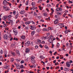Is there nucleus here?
Returning <instances> with one entry per match:
<instances>
[{"mask_svg": "<svg viewBox=\"0 0 73 73\" xmlns=\"http://www.w3.org/2000/svg\"><path fill=\"white\" fill-rule=\"evenodd\" d=\"M8 21L9 24H13V19H12L11 18H8Z\"/></svg>", "mask_w": 73, "mask_h": 73, "instance_id": "1", "label": "nucleus"}, {"mask_svg": "<svg viewBox=\"0 0 73 73\" xmlns=\"http://www.w3.org/2000/svg\"><path fill=\"white\" fill-rule=\"evenodd\" d=\"M35 57L34 56H32L31 58V61L33 64H35Z\"/></svg>", "mask_w": 73, "mask_h": 73, "instance_id": "2", "label": "nucleus"}, {"mask_svg": "<svg viewBox=\"0 0 73 73\" xmlns=\"http://www.w3.org/2000/svg\"><path fill=\"white\" fill-rule=\"evenodd\" d=\"M3 37L5 40H7L8 38V36L6 34L4 35Z\"/></svg>", "mask_w": 73, "mask_h": 73, "instance_id": "3", "label": "nucleus"}, {"mask_svg": "<svg viewBox=\"0 0 73 73\" xmlns=\"http://www.w3.org/2000/svg\"><path fill=\"white\" fill-rule=\"evenodd\" d=\"M71 64L69 63V62H67L66 64V66L67 67H70Z\"/></svg>", "mask_w": 73, "mask_h": 73, "instance_id": "4", "label": "nucleus"}, {"mask_svg": "<svg viewBox=\"0 0 73 73\" xmlns=\"http://www.w3.org/2000/svg\"><path fill=\"white\" fill-rule=\"evenodd\" d=\"M8 18V16H3V20H5V21H7V19Z\"/></svg>", "mask_w": 73, "mask_h": 73, "instance_id": "5", "label": "nucleus"}, {"mask_svg": "<svg viewBox=\"0 0 73 73\" xmlns=\"http://www.w3.org/2000/svg\"><path fill=\"white\" fill-rule=\"evenodd\" d=\"M30 51V49L28 48H27L25 49V53H29Z\"/></svg>", "mask_w": 73, "mask_h": 73, "instance_id": "6", "label": "nucleus"}, {"mask_svg": "<svg viewBox=\"0 0 73 73\" xmlns=\"http://www.w3.org/2000/svg\"><path fill=\"white\" fill-rule=\"evenodd\" d=\"M58 19H56L54 21V24H58Z\"/></svg>", "mask_w": 73, "mask_h": 73, "instance_id": "7", "label": "nucleus"}, {"mask_svg": "<svg viewBox=\"0 0 73 73\" xmlns=\"http://www.w3.org/2000/svg\"><path fill=\"white\" fill-rule=\"evenodd\" d=\"M8 4V2L6 0H4L3 2V4L5 5H7Z\"/></svg>", "mask_w": 73, "mask_h": 73, "instance_id": "8", "label": "nucleus"}, {"mask_svg": "<svg viewBox=\"0 0 73 73\" xmlns=\"http://www.w3.org/2000/svg\"><path fill=\"white\" fill-rule=\"evenodd\" d=\"M30 45V42L29 41H28L27 42L25 43V46H29Z\"/></svg>", "mask_w": 73, "mask_h": 73, "instance_id": "9", "label": "nucleus"}, {"mask_svg": "<svg viewBox=\"0 0 73 73\" xmlns=\"http://www.w3.org/2000/svg\"><path fill=\"white\" fill-rule=\"evenodd\" d=\"M56 11H62V9L60 7H58L56 8Z\"/></svg>", "mask_w": 73, "mask_h": 73, "instance_id": "10", "label": "nucleus"}, {"mask_svg": "<svg viewBox=\"0 0 73 73\" xmlns=\"http://www.w3.org/2000/svg\"><path fill=\"white\" fill-rule=\"evenodd\" d=\"M13 32L14 33V35H15L16 36V35H17V31L16 30H14L13 31Z\"/></svg>", "mask_w": 73, "mask_h": 73, "instance_id": "11", "label": "nucleus"}, {"mask_svg": "<svg viewBox=\"0 0 73 73\" xmlns=\"http://www.w3.org/2000/svg\"><path fill=\"white\" fill-rule=\"evenodd\" d=\"M25 11L23 10H22L20 12V13L21 15H23V14H24V13H25Z\"/></svg>", "mask_w": 73, "mask_h": 73, "instance_id": "12", "label": "nucleus"}, {"mask_svg": "<svg viewBox=\"0 0 73 73\" xmlns=\"http://www.w3.org/2000/svg\"><path fill=\"white\" fill-rule=\"evenodd\" d=\"M48 41L50 43V44H52V43H53V40L52 39H49Z\"/></svg>", "mask_w": 73, "mask_h": 73, "instance_id": "13", "label": "nucleus"}, {"mask_svg": "<svg viewBox=\"0 0 73 73\" xmlns=\"http://www.w3.org/2000/svg\"><path fill=\"white\" fill-rule=\"evenodd\" d=\"M16 67L17 69H20V66L19 64H18L16 66Z\"/></svg>", "mask_w": 73, "mask_h": 73, "instance_id": "14", "label": "nucleus"}, {"mask_svg": "<svg viewBox=\"0 0 73 73\" xmlns=\"http://www.w3.org/2000/svg\"><path fill=\"white\" fill-rule=\"evenodd\" d=\"M69 69L68 68H64V70L66 72H68V71H69Z\"/></svg>", "mask_w": 73, "mask_h": 73, "instance_id": "15", "label": "nucleus"}, {"mask_svg": "<svg viewBox=\"0 0 73 73\" xmlns=\"http://www.w3.org/2000/svg\"><path fill=\"white\" fill-rule=\"evenodd\" d=\"M43 31H49V30H48V29H46V28H44L43 29V30H42Z\"/></svg>", "mask_w": 73, "mask_h": 73, "instance_id": "16", "label": "nucleus"}, {"mask_svg": "<svg viewBox=\"0 0 73 73\" xmlns=\"http://www.w3.org/2000/svg\"><path fill=\"white\" fill-rule=\"evenodd\" d=\"M35 31H33L31 32V36H33L34 35H35Z\"/></svg>", "mask_w": 73, "mask_h": 73, "instance_id": "17", "label": "nucleus"}, {"mask_svg": "<svg viewBox=\"0 0 73 73\" xmlns=\"http://www.w3.org/2000/svg\"><path fill=\"white\" fill-rule=\"evenodd\" d=\"M31 5H32L33 7H35V5H36V3H35V2H32L31 3Z\"/></svg>", "mask_w": 73, "mask_h": 73, "instance_id": "18", "label": "nucleus"}, {"mask_svg": "<svg viewBox=\"0 0 73 73\" xmlns=\"http://www.w3.org/2000/svg\"><path fill=\"white\" fill-rule=\"evenodd\" d=\"M37 42H38L39 44H40L41 43V40L40 39H37Z\"/></svg>", "mask_w": 73, "mask_h": 73, "instance_id": "19", "label": "nucleus"}, {"mask_svg": "<svg viewBox=\"0 0 73 73\" xmlns=\"http://www.w3.org/2000/svg\"><path fill=\"white\" fill-rule=\"evenodd\" d=\"M30 23H31V22L27 21L25 23V24H26V25H28L29 24H30Z\"/></svg>", "mask_w": 73, "mask_h": 73, "instance_id": "20", "label": "nucleus"}, {"mask_svg": "<svg viewBox=\"0 0 73 73\" xmlns=\"http://www.w3.org/2000/svg\"><path fill=\"white\" fill-rule=\"evenodd\" d=\"M5 10L6 11H9V8L7 7Z\"/></svg>", "mask_w": 73, "mask_h": 73, "instance_id": "21", "label": "nucleus"}, {"mask_svg": "<svg viewBox=\"0 0 73 73\" xmlns=\"http://www.w3.org/2000/svg\"><path fill=\"white\" fill-rule=\"evenodd\" d=\"M36 28L35 27H31L30 28L31 29V30H34V29H35Z\"/></svg>", "mask_w": 73, "mask_h": 73, "instance_id": "22", "label": "nucleus"}, {"mask_svg": "<svg viewBox=\"0 0 73 73\" xmlns=\"http://www.w3.org/2000/svg\"><path fill=\"white\" fill-rule=\"evenodd\" d=\"M21 38H22V39H23L24 40V39L25 38V36L24 35H22V36H21Z\"/></svg>", "mask_w": 73, "mask_h": 73, "instance_id": "23", "label": "nucleus"}, {"mask_svg": "<svg viewBox=\"0 0 73 73\" xmlns=\"http://www.w3.org/2000/svg\"><path fill=\"white\" fill-rule=\"evenodd\" d=\"M0 60L1 61H4V60H3V57L2 56H0Z\"/></svg>", "mask_w": 73, "mask_h": 73, "instance_id": "24", "label": "nucleus"}, {"mask_svg": "<svg viewBox=\"0 0 73 73\" xmlns=\"http://www.w3.org/2000/svg\"><path fill=\"white\" fill-rule=\"evenodd\" d=\"M49 39H52L53 38V36L52 35H50L49 36Z\"/></svg>", "mask_w": 73, "mask_h": 73, "instance_id": "25", "label": "nucleus"}, {"mask_svg": "<svg viewBox=\"0 0 73 73\" xmlns=\"http://www.w3.org/2000/svg\"><path fill=\"white\" fill-rule=\"evenodd\" d=\"M43 16H45V17H47V16H48V15L46 13H43Z\"/></svg>", "mask_w": 73, "mask_h": 73, "instance_id": "26", "label": "nucleus"}, {"mask_svg": "<svg viewBox=\"0 0 73 73\" xmlns=\"http://www.w3.org/2000/svg\"><path fill=\"white\" fill-rule=\"evenodd\" d=\"M12 17V15H9L8 17V19H11V17Z\"/></svg>", "mask_w": 73, "mask_h": 73, "instance_id": "27", "label": "nucleus"}, {"mask_svg": "<svg viewBox=\"0 0 73 73\" xmlns=\"http://www.w3.org/2000/svg\"><path fill=\"white\" fill-rule=\"evenodd\" d=\"M36 31L38 32H40L41 31V29H40V28H38L36 30Z\"/></svg>", "mask_w": 73, "mask_h": 73, "instance_id": "28", "label": "nucleus"}, {"mask_svg": "<svg viewBox=\"0 0 73 73\" xmlns=\"http://www.w3.org/2000/svg\"><path fill=\"white\" fill-rule=\"evenodd\" d=\"M3 26L4 28H5V27H7L8 25L6 24H3Z\"/></svg>", "mask_w": 73, "mask_h": 73, "instance_id": "29", "label": "nucleus"}, {"mask_svg": "<svg viewBox=\"0 0 73 73\" xmlns=\"http://www.w3.org/2000/svg\"><path fill=\"white\" fill-rule=\"evenodd\" d=\"M65 33L66 34H67L68 33V30L67 29H66L65 31Z\"/></svg>", "mask_w": 73, "mask_h": 73, "instance_id": "30", "label": "nucleus"}, {"mask_svg": "<svg viewBox=\"0 0 73 73\" xmlns=\"http://www.w3.org/2000/svg\"><path fill=\"white\" fill-rule=\"evenodd\" d=\"M19 14H17V15H16L15 16V19H17V18L19 17Z\"/></svg>", "mask_w": 73, "mask_h": 73, "instance_id": "31", "label": "nucleus"}, {"mask_svg": "<svg viewBox=\"0 0 73 73\" xmlns=\"http://www.w3.org/2000/svg\"><path fill=\"white\" fill-rule=\"evenodd\" d=\"M20 22V20L19 19H18L16 21V24H18Z\"/></svg>", "mask_w": 73, "mask_h": 73, "instance_id": "32", "label": "nucleus"}, {"mask_svg": "<svg viewBox=\"0 0 73 73\" xmlns=\"http://www.w3.org/2000/svg\"><path fill=\"white\" fill-rule=\"evenodd\" d=\"M44 48L46 49H48V50L49 49V47L47 46H44Z\"/></svg>", "mask_w": 73, "mask_h": 73, "instance_id": "33", "label": "nucleus"}, {"mask_svg": "<svg viewBox=\"0 0 73 73\" xmlns=\"http://www.w3.org/2000/svg\"><path fill=\"white\" fill-rule=\"evenodd\" d=\"M16 52L17 54H19L20 53L19 51V50H16Z\"/></svg>", "mask_w": 73, "mask_h": 73, "instance_id": "34", "label": "nucleus"}, {"mask_svg": "<svg viewBox=\"0 0 73 73\" xmlns=\"http://www.w3.org/2000/svg\"><path fill=\"white\" fill-rule=\"evenodd\" d=\"M26 11H28L29 10V7H27L25 9Z\"/></svg>", "mask_w": 73, "mask_h": 73, "instance_id": "35", "label": "nucleus"}, {"mask_svg": "<svg viewBox=\"0 0 73 73\" xmlns=\"http://www.w3.org/2000/svg\"><path fill=\"white\" fill-rule=\"evenodd\" d=\"M7 6H4L3 7V8L4 9H6V8H7Z\"/></svg>", "mask_w": 73, "mask_h": 73, "instance_id": "36", "label": "nucleus"}, {"mask_svg": "<svg viewBox=\"0 0 73 73\" xmlns=\"http://www.w3.org/2000/svg\"><path fill=\"white\" fill-rule=\"evenodd\" d=\"M39 57L40 58H42V59L43 58H45L44 57L42 56H40Z\"/></svg>", "mask_w": 73, "mask_h": 73, "instance_id": "37", "label": "nucleus"}, {"mask_svg": "<svg viewBox=\"0 0 73 73\" xmlns=\"http://www.w3.org/2000/svg\"><path fill=\"white\" fill-rule=\"evenodd\" d=\"M34 16H37V13H36V12H34Z\"/></svg>", "mask_w": 73, "mask_h": 73, "instance_id": "38", "label": "nucleus"}, {"mask_svg": "<svg viewBox=\"0 0 73 73\" xmlns=\"http://www.w3.org/2000/svg\"><path fill=\"white\" fill-rule=\"evenodd\" d=\"M48 29H49V30H50V31L53 30V28L52 27H48Z\"/></svg>", "mask_w": 73, "mask_h": 73, "instance_id": "39", "label": "nucleus"}, {"mask_svg": "<svg viewBox=\"0 0 73 73\" xmlns=\"http://www.w3.org/2000/svg\"><path fill=\"white\" fill-rule=\"evenodd\" d=\"M60 46V44L59 43H58L57 44L56 47L57 48H58Z\"/></svg>", "mask_w": 73, "mask_h": 73, "instance_id": "40", "label": "nucleus"}, {"mask_svg": "<svg viewBox=\"0 0 73 73\" xmlns=\"http://www.w3.org/2000/svg\"><path fill=\"white\" fill-rule=\"evenodd\" d=\"M44 38H45V39H46V40H48V38H49V37L48 36H46L44 37Z\"/></svg>", "mask_w": 73, "mask_h": 73, "instance_id": "41", "label": "nucleus"}, {"mask_svg": "<svg viewBox=\"0 0 73 73\" xmlns=\"http://www.w3.org/2000/svg\"><path fill=\"white\" fill-rule=\"evenodd\" d=\"M9 38H11L12 37V35H11V33L9 34Z\"/></svg>", "mask_w": 73, "mask_h": 73, "instance_id": "42", "label": "nucleus"}, {"mask_svg": "<svg viewBox=\"0 0 73 73\" xmlns=\"http://www.w3.org/2000/svg\"><path fill=\"white\" fill-rule=\"evenodd\" d=\"M36 8L35 7H33L32 8H31V10L32 11V10H35Z\"/></svg>", "mask_w": 73, "mask_h": 73, "instance_id": "43", "label": "nucleus"}, {"mask_svg": "<svg viewBox=\"0 0 73 73\" xmlns=\"http://www.w3.org/2000/svg\"><path fill=\"white\" fill-rule=\"evenodd\" d=\"M63 25V24H61L60 23H59L58 24V25H59V26H62Z\"/></svg>", "mask_w": 73, "mask_h": 73, "instance_id": "44", "label": "nucleus"}, {"mask_svg": "<svg viewBox=\"0 0 73 73\" xmlns=\"http://www.w3.org/2000/svg\"><path fill=\"white\" fill-rule=\"evenodd\" d=\"M23 20L24 21H27L28 20V19L25 18H23Z\"/></svg>", "mask_w": 73, "mask_h": 73, "instance_id": "45", "label": "nucleus"}, {"mask_svg": "<svg viewBox=\"0 0 73 73\" xmlns=\"http://www.w3.org/2000/svg\"><path fill=\"white\" fill-rule=\"evenodd\" d=\"M8 66L7 65L5 66V69H8Z\"/></svg>", "mask_w": 73, "mask_h": 73, "instance_id": "46", "label": "nucleus"}, {"mask_svg": "<svg viewBox=\"0 0 73 73\" xmlns=\"http://www.w3.org/2000/svg\"><path fill=\"white\" fill-rule=\"evenodd\" d=\"M14 40H16L17 41L18 40V39L17 38L14 37L13 39Z\"/></svg>", "mask_w": 73, "mask_h": 73, "instance_id": "47", "label": "nucleus"}, {"mask_svg": "<svg viewBox=\"0 0 73 73\" xmlns=\"http://www.w3.org/2000/svg\"><path fill=\"white\" fill-rule=\"evenodd\" d=\"M29 27H26L25 28V30H28V29H29Z\"/></svg>", "mask_w": 73, "mask_h": 73, "instance_id": "48", "label": "nucleus"}, {"mask_svg": "<svg viewBox=\"0 0 73 73\" xmlns=\"http://www.w3.org/2000/svg\"><path fill=\"white\" fill-rule=\"evenodd\" d=\"M8 72H9V70H6L5 71V73H8Z\"/></svg>", "mask_w": 73, "mask_h": 73, "instance_id": "49", "label": "nucleus"}, {"mask_svg": "<svg viewBox=\"0 0 73 73\" xmlns=\"http://www.w3.org/2000/svg\"><path fill=\"white\" fill-rule=\"evenodd\" d=\"M3 50H1L0 52V54H2L3 53Z\"/></svg>", "mask_w": 73, "mask_h": 73, "instance_id": "50", "label": "nucleus"}, {"mask_svg": "<svg viewBox=\"0 0 73 73\" xmlns=\"http://www.w3.org/2000/svg\"><path fill=\"white\" fill-rule=\"evenodd\" d=\"M25 61L24 60H22L21 61V64H23V63H24Z\"/></svg>", "mask_w": 73, "mask_h": 73, "instance_id": "51", "label": "nucleus"}, {"mask_svg": "<svg viewBox=\"0 0 73 73\" xmlns=\"http://www.w3.org/2000/svg\"><path fill=\"white\" fill-rule=\"evenodd\" d=\"M11 61L12 62H13V61H14V59L13 58H11Z\"/></svg>", "mask_w": 73, "mask_h": 73, "instance_id": "52", "label": "nucleus"}, {"mask_svg": "<svg viewBox=\"0 0 73 73\" xmlns=\"http://www.w3.org/2000/svg\"><path fill=\"white\" fill-rule=\"evenodd\" d=\"M11 54L13 55V56H15V54L13 52H11Z\"/></svg>", "mask_w": 73, "mask_h": 73, "instance_id": "53", "label": "nucleus"}, {"mask_svg": "<svg viewBox=\"0 0 73 73\" xmlns=\"http://www.w3.org/2000/svg\"><path fill=\"white\" fill-rule=\"evenodd\" d=\"M42 1L41 0H39L38 1V3H40Z\"/></svg>", "mask_w": 73, "mask_h": 73, "instance_id": "54", "label": "nucleus"}, {"mask_svg": "<svg viewBox=\"0 0 73 73\" xmlns=\"http://www.w3.org/2000/svg\"><path fill=\"white\" fill-rule=\"evenodd\" d=\"M20 68H23V67H24V66L23 65H21L20 66Z\"/></svg>", "mask_w": 73, "mask_h": 73, "instance_id": "55", "label": "nucleus"}, {"mask_svg": "<svg viewBox=\"0 0 73 73\" xmlns=\"http://www.w3.org/2000/svg\"><path fill=\"white\" fill-rule=\"evenodd\" d=\"M68 46H69V43H66V47H68Z\"/></svg>", "mask_w": 73, "mask_h": 73, "instance_id": "56", "label": "nucleus"}, {"mask_svg": "<svg viewBox=\"0 0 73 73\" xmlns=\"http://www.w3.org/2000/svg\"><path fill=\"white\" fill-rule=\"evenodd\" d=\"M26 5H28V1H26Z\"/></svg>", "mask_w": 73, "mask_h": 73, "instance_id": "57", "label": "nucleus"}, {"mask_svg": "<svg viewBox=\"0 0 73 73\" xmlns=\"http://www.w3.org/2000/svg\"><path fill=\"white\" fill-rule=\"evenodd\" d=\"M50 33H47V35L48 36H50Z\"/></svg>", "mask_w": 73, "mask_h": 73, "instance_id": "58", "label": "nucleus"}, {"mask_svg": "<svg viewBox=\"0 0 73 73\" xmlns=\"http://www.w3.org/2000/svg\"><path fill=\"white\" fill-rule=\"evenodd\" d=\"M13 15H15V14H16V11H14L13 12Z\"/></svg>", "mask_w": 73, "mask_h": 73, "instance_id": "59", "label": "nucleus"}, {"mask_svg": "<svg viewBox=\"0 0 73 73\" xmlns=\"http://www.w3.org/2000/svg\"><path fill=\"white\" fill-rule=\"evenodd\" d=\"M59 63L58 62H56V63H55V65H56V66H57V65H58Z\"/></svg>", "mask_w": 73, "mask_h": 73, "instance_id": "60", "label": "nucleus"}, {"mask_svg": "<svg viewBox=\"0 0 73 73\" xmlns=\"http://www.w3.org/2000/svg\"><path fill=\"white\" fill-rule=\"evenodd\" d=\"M42 44H45V42L44 41V40H42Z\"/></svg>", "mask_w": 73, "mask_h": 73, "instance_id": "61", "label": "nucleus"}, {"mask_svg": "<svg viewBox=\"0 0 73 73\" xmlns=\"http://www.w3.org/2000/svg\"><path fill=\"white\" fill-rule=\"evenodd\" d=\"M69 62L70 64H71V63H72V62H73V61L72 60H70Z\"/></svg>", "mask_w": 73, "mask_h": 73, "instance_id": "62", "label": "nucleus"}, {"mask_svg": "<svg viewBox=\"0 0 73 73\" xmlns=\"http://www.w3.org/2000/svg\"><path fill=\"white\" fill-rule=\"evenodd\" d=\"M7 4H9V5L10 6H11V3H9L8 2H7Z\"/></svg>", "mask_w": 73, "mask_h": 73, "instance_id": "63", "label": "nucleus"}, {"mask_svg": "<svg viewBox=\"0 0 73 73\" xmlns=\"http://www.w3.org/2000/svg\"><path fill=\"white\" fill-rule=\"evenodd\" d=\"M33 68H36V64H33Z\"/></svg>", "mask_w": 73, "mask_h": 73, "instance_id": "64", "label": "nucleus"}]
</instances>
